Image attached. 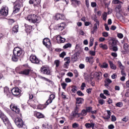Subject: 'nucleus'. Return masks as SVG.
<instances>
[{
	"label": "nucleus",
	"instance_id": "f257e3e1",
	"mask_svg": "<svg viewBox=\"0 0 129 129\" xmlns=\"http://www.w3.org/2000/svg\"><path fill=\"white\" fill-rule=\"evenodd\" d=\"M23 55V50L19 47H15L13 50V55L12 59L14 62H17L19 58H21Z\"/></svg>",
	"mask_w": 129,
	"mask_h": 129
},
{
	"label": "nucleus",
	"instance_id": "f03ea898",
	"mask_svg": "<svg viewBox=\"0 0 129 129\" xmlns=\"http://www.w3.org/2000/svg\"><path fill=\"white\" fill-rule=\"evenodd\" d=\"M27 20L29 21V22H32L34 24H35V23H40L41 21V18L35 14L28 16L27 17Z\"/></svg>",
	"mask_w": 129,
	"mask_h": 129
},
{
	"label": "nucleus",
	"instance_id": "7ed1b4c3",
	"mask_svg": "<svg viewBox=\"0 0 129 129\" xmlns=\"http://www.w3.org/2000/svg\"><path fill=\"white\" fill-rule=\"evenodd\" d=\"M115 12L116 13V16L118 19H123V16L121 15L122 9H121V6H120V5L116 6Z\"/></svg>",
	"mask_w": 129,
	"mask_h": 129
},
{
	"label": "nucleus",
	"instance_id": "20e7f679",
	"mask_svg": "<svg viewBox=\"0 0 129 129\" xmlns=\"http://www.w3.org/2000/svg\"><path fill=\"white\" fill-rule=\"evenodd\" d=\"M14 8L13 14H17L20 12L21 9V1L20 0H17L14 3Z\"/></svg>",
	"mask_w": 129,
	"mask_h": 129
},
{
	"label": "nucleus",
	"instance_id": "39448f33",
	"mask_svg": "<svg viewBox=\"0 0 129 129\" xmlns=\"http://www.w3.org/2000/svg\"><path fill=\"white\" fill-rule=\"evenodd\" d=\"M15 122L18 127L22 128L23 126L24 127H25V126L26 127L24 121H23V120L21 118H16L15 120Z\"/></svg>",
	"mask_w": 129,
	"mask_h": 129
},
{
	"label": "nucleus",
	"instance_id": "423d86ee",
	"mask_svg": "<svg viewBox=\"0 0 129 129\" xmlns=\"http://www.w3.org/2000/svg\"><path fill=\"white\" fill-rule=\"evenodd\" d=\"M40 71L42 73H43V74H45L46 75H50L51 73L49 68L46 67L45 66H43L41 68Z\"/></svg>",
	"mask_w": 129,
	"mask_h": 129
},
{
	"label": "nucleus",
	"instance_id": "0eeeda50",
	"mask_svg": "<svg viewBox=\"0 0 129 129\" xmlns=\"http://www.w3.org/2000/svg\"><path fill=\"white\" fill-rule=\"evenodd\" d=\"M30 61L32 63H33L34 64H39L40 63V60H39V59L37 58V56L35 55L32 54L30 56Z\"/></svg>",
	"mask_w": 129,
	"mask_h": 129
},
{
	"label": "nucleus",
	"instance_id": "6e6552de",
	"mask_svg": "<svg viewBox=\"0 0 129 129\" xmlns=\"http://www.w3.org/2000/svg\"><path fill=\"white\" fill-rule=\"evenodd\" d=\"M124 50L121 51L122 54H128L129 53V43H126L123 44Z\"/></svg>",
	"mask_w": 129,
	"mask_h": 129
},
{
	"label": "nucleus",
	"instance_id": "1a4fd4ad",
	"mask_svg": "<svg viewBox=\"0 0 129 129\" xmlns=\"http://www.w3.org/2000/svg\"><path fill=\"white\" fill-rule=\"evenodd\" d=\"M29 4L30 5L34 4V7L35 8H37L40 6V4H41V0H30Z\"/></svg>",
	"mask_w": 129,
	"mask_h": 129
},
{
	"label": "nucleus",
	"instance_id": "9d476101",
	"mask_svg": "<svg viewBox=\"0 0 129 129\" xmlns=\"http://www.w3.org/2000/svg\"><path fill=\"white\" fill-rule=\"evenodd\" d=\"M0 117L3 120L5 124H7L10 122L9 118L3 113H0Z\"/></svg>",
	"mask_w": 129,
	"mask_h": 129
},
{
	"label": "nucleus",
	"instance_id": "9b49d317",
	"mask_svg": "<svg viewBox=\"0 0 129 129\" xmlns=\"http://www.w3.org/2000/svg\"><path fill=\"white\" fill-rule=\"evenodd\" d=\"M43 45H45L46 48H50L51 46V41L49 38H46L43 39Z\"/></svg>",
	"mask_w": 129,
	"mask_h": 129
},
{
	"label": "nucleus",
	"instance_id": "f8f14e48",
	"mask_svg": "<svg viewBox=\"0 0 129 129\" xmlns=\"http://www.w3.org/2000/svg\"><path fill=\"white\" fill-rule=\"evenodd\" d=\"M1 14L2 16H8V14H9V8L8 7H3L1 10Z\"/></svg>",
	"mask_w": 129,
	"mask_h": 129
},
{
	"label": "nucleus",
	"instance_id": "ddd939ff",
	"mask_svg": "<svg viewBox=\"0 0 129 129\" xmlns=\"http://www.w3.org/2000/svg\"><path fill=\"white\" fill-rule=\"evenodd\" d=\"M54 99H55V95L51 94L49 96V98L48 100L45 103V105H49V104H50V103H52V102L53 101V100Z\"/></svg>",
	"mask_w": 129,
	"mask_h": 129
},
{
	"label": "nucleus",
	"instance_id": "4468645a",
	"mask_svg": "<svg viewBox=\"0 0 129 129\" xmlns=\"http://www.w3.org/2000/svg\"><path fill=\"white\" fill-rule=\"evenodd\" d=\"M11 92L13 95H20V89L18 88H14L12 89Z\"/></svg>",
	"mask_w": 129,
	"mask_h": 129
},
{
	"label": "nucleus",
	"instance_id": "2eb2a0df",
	"mask_svg": "<svg viewBox=\"0 0 129 129\" xmlns=\"http://www.w3.org/2000/svg\"><path fill=\"white\" fill-rule=\"evenodd\" d=\"M10 107L12 110H13V111H14L15 113H17V114H19V113H20V108H18V107L12 105Z\"/></svg>",
	"mask_w": 129,
	"mask_h": 129
},
{
	"label": "nucleus",
	"instance_id": "dca6fc26",
	"mask_svg": "<svg viewBox=\"0 0 129 129\" xmlns=\"http://www.w3.org/2000/svg\"><path fill=\"white\" fill-rule=\"evenodd\" d=\"M86 62H87L92 65L93 64V57L91 56V57H88L87 56L86 57Z\"/></svg>",
	"mask_w": 129,
	"mask_h": 129
},
{
	"label": "nucleus",
	"instance_id": "f3484780",
	"mask_svg": "<svg viewBox=\"0 0 129 129\" xmlns=\"http://www.w3.org/2000/svg\"><path fill=\"white\" fill-rule=\"evenodd\" d=\"M65 28V23H61L57 26V29L59 31H62Z\"/></svg>",
	"mask_w": 129,
	"mask_h": 129
},
{
	"label": "nucleus",
	"instance_id": "a211bd4d",
	"mask_svg": "<svg viewBox=\"0 0 129 129\" xmlns=\"http://www.w3.org/2000/svg\"><path fill=\"white\" fill-rule=\"evenodd\" d=\"M25 27L26 28L25 31L27 34H30L31 33V29H32V26L28 25V24H25Z\"/></svg>",
	"mask_w": 129,
	"mask_h": 129
},
{
	"label": "nucleus",
	"instance_id": "6ab92c4d",
	"mask_svg": "<svg viewBox=\"0 0 129 129\" xmlns=\"http://www.w3.org/2000/svg\"><path fill=\"white\" fill-rule=\"evenodd\" d=\"M95 125V123H87L85 124V126L86 128H90V127H92V128H94V126Z\"/></svg>",
	"mask_w": 129,
	"mask_h": 129
},
{
	"label": "nucleus",
	"instance_id": "aec40b11",
	"mask_svg": "<svg viewBox=\"0 0 129 129\" xmlns=\"http://www.w3.org/2000/svg\"><path fill=\"white\" fill-rule=\"evenodd\" d=\"M95 76L97 78L98 80L101 79V76H102V73L101 72H95Z\"/></svg>",
	"mask_w": 129,
	"mask_h": 129
},
{
	"label": "nucleus",
	"instance_id": "412c9836",
	"mask_svg": "<svg viewBox=\"0 0 129 129\" xmlns=\"http://www.w3.org/2000/svg\"><path fill=\"white\" fill-rule=\"evenodd\" d=\"M55 18L56 19V20H63V19H64V15L57 14L55 15Z\"/></svg>",
	"mask_w": 129,
	"mask_h": 129
},
{
	"label": "nucleus",
	"instance_id": "4be33fe9",
	"mask_svg": "<svg viewBox=\"0 0 129 129\" xmlns=\"http://www.w3.org/2000/svg\"><path fill=\"white\" fill-rule=\"evenodd\" d=\"M35 115L37 118H43L44 117V114L39 112H36Z\"/></svg>",
	"mask_w": 129,
	"mask_h": 129
},
{
	"label": "nucleus",
	"instance_id": "5701e85b",
	"mask_svg": "<svg viewBox=\"0 0 129 129\" xmlns=\"http://www.w3.org/2000/svg\"><path fill=\"white\" fill-rule=\"evenodd\" d=\"M56 40H59L60 43H64V42L66 41V39L65 38H62V37L59 35H57Z\"/></svg>",
	"mask_w": 129,
	"mask_h": 129
},
{
	"label": "nucleus",
	"instance_id": "b1692460",
	"mask_svg": "<svg viewBox=\"0 0 129 129\" xmlns=\"http://www.w3.org/2000/svg\"><path fill=\"white\" fill-rule=\"evenodd\" d=\"M76 101H77V104H81L83 103V102L84 101V99H83V98H77Z\"/></svg>",
	"mask_w": 129,
	"mask_h": 129
},
{
	"label": "nucleus",
	"instance_id": "393cba45",
	"mask_svg": "<svg viewBox=\"0 0 129 129\" xmlns=\"http://www.w3.org/2000/svg\"><path fill=\"white\" fill-rule=\"evenodd\" d=\"M30 73V70H25L20 72V74H23L24 75H29Z\"/></svg>",
	"mask_w": 129,
	"mask_h": 129
},
{
	"label": "nucleus",
	"instance_id": "a878e982",
	"mask_svg": "<svg viewBox=\"0 0 129 129\" xmlns=\"http://www.w3.org/2000/svg\"><path fill=\"white\" fill-rule=\"evenodd\" d=\"M109 64H110V68H111V69H113V70H116V66L115 65H114V64H113V63H112V61L109 60Z\"/></svg>",
	"mask_w": 129,
	"mask_h": 129
},
{
	"label": "nucleus",
	"instance_id": "bb28decb",
	"mask_svg": "<svg viewBox=\"0 0 129 129\" xmlns=\"http://www.w3.org/2000/svg\"><path fill=\"white\" fill-rule=\"evenodd\" d=\"M98 27H99V26L97 25V23H96L93 27V31L92 32V34H94V32H96V31H97Z\"/></svg>",
	"mask_w": 129,
	"mask_h": 129
},
{
	"label": "nucleus",
	"instance_id": "cd10ccee",
	"mask_svg": "<svg viewBox=\"0 0 129 129\" xmlns=\"http://www.w3.org/2000/svg\"><path fill=\"white\" fill-rule=\"evenodd\" d=\"M13 33H18L19 32V26L15 25L12 29Z\"/></svg>",
	"mask_w": 129,
	"mask_h": 129
},
{
	"label": "nucleus",
	"instance_id": "c85d7f7f",
	"mask_svg": "<svg viewBox=\"0 0 129 129\" xmlns=\"http://www.w3.org/2000/svg\"><path fill=\"white\" fill-rule=\"evenodd\" d=\"M100 48H102L103 50H107L108 47L106 44H103L102 43H101L99 44Z\"/></svg>",
	"mask_w": 129,
	"mask_h": 129
},
{
	"label": "nucleus",
	"instance_id": "c756f323",
	"mask_svg": "<svg viewBox=\"0 0 129 129\" xmlns=\"http://www.w3.org/2000/svg\"><path fill=\"white\" fill-rule=\"evenodd\" d=\"M117 63L118 65V67L119 68H120V70H124V66L122 65V63H121V62H120V61H118Z\"/></svg>",
	"mask_w": 129,
	"mask_h": 129
},
{
	"label": "nucleus",
	"instance_id": "7c9ffc66",
	"mask_svg": "<svg viewBox=\"0 0 129 129\" xmlns=\"http://www.w3.org/2000/svg\"><path fill=\"white\" fill-rule=\"evenodd\" d=\"M100 67H101V68H104L106 69V68H108V63L106 62H104L102 64H101Z\"/></svg>",
	"mask_w": 129,
	"mask_h": 129
},
{
	"label": "nucleus",
	"instance_id": "2f4dec72",
	"mask_svg": "<svg viewBox=\"0 0 129 129\" xmlns=\"http://www.w3.org/2000/svg\"><path fill=\"white\" fill-rule=\"evenodd\" d=\"M116 44V41H115V40L113 39H110L109 40V44L113 47Z\"/></svg>",
	"mask_w": 129,
	"mask_h": 129
},
{
	"label": "nucleus",
	"instance_id": "473e14b6",
	"mask_svg": "<svg viewBox=\"0 0 129 129\" xmlns=\"http://www.w3.org/2000/svg\"><path fill=\"white\" fill-rule=\"evenodd\" d=\"M4 92L7 94V95H9L10 93V89L8 87H6L4 88Z\"/></svg>",
	"mask_w": 129,
	"mask_h": 129
},
{
	"label": "nucleus",
	"instance_id": "72a5a7b5",
	"mask_svg": "<svg viewBox=\"0 0 129 129\" xmlns=\"http://www.w3.org/2000/svg\"><path fill=\"white\" fill-rule=\"evenodd\" d=\"M72 46V44L69 43H67L66 44H65L63 46V49H67L68 48H71Z\"/></svg>",
	"mask_w": 129,
	"mask_h": 129
},
{
	"label": "nucleus",
	"instance_id": "f704fd0d",
	"mask_svg": "<svg viewBox=\"0 0 129 129\" xmlns=\"http://www.w3.org/2000/svg\"><path fill=\"white\" fill-rule=\"evenodd\" d=\"M112 4H113V5H120V4H122V3L119 0H113Z\"/></svg>",
	"mask_w": 129,
	"mask_h": 129
},
{
	"label": "nucleus",
	"instance_id": "c9c22d12",
	"mask_svg": "<svg viewBox=\"0 0 129 129\" xmlns=\"http://www.w3.org/2000/svg\"><path fill=\"white\" fill-rule=\"evenodd\" d=\"M107 18V13L104 12L102 14V19L103 21H106V18Z\"/></svg>",
	"mask_w": 129,
	"mask_h": 129
},
{
	"label": "nucleus",
	"instance_id": "e433bc0d",
	"mask_svg": "<svg viewBox=\"0 0 129 129\" xmlns=\"http://www.w3.org/2000/svg\"><path fill=\"white\" fill-rule=\"evenodd\" d=\"M86 114H87V111L85 110H82L80 115H82L83 116H85Z\"/></svg>",
	"mask_w": 129,
	"mask_h": 129
},
{
	"label": "nucleus",
	"instance_id": "4c0bfd02",
	"mask_svg": "<svg viewBox=\"0 0 129 129\" xmlns=\"http://www.w3.org/2000/svg\"><path fill=\"white\" fill-rule=\"evenodd\" d=\"M54 64L56 65V67L60 66V60L56 59L54 61Z\"/></svg>",
	"mask_w": 129,
	"mask_h": 129
},
{
	"label": "nucleus",
	"instance_id": "58836bf2",
	"mask_svg": "<svg viewBox=\"0 0 129 129\" xmlns=\"http://www.w3.org/2000/svg\"><path fill=\"white\" fill-rule=\"evenodd\" d=\"M64 61H66V63H67L68 64H69L71 62L70 58L69 57H66L64 59Z\"/></svg>",
	"mask_w": 129,
	"mask_h": 129
},
{
	"label": "nucleus",
	"instance_id": "ea45409f",
	"mask_svg": "<svg viewBox=\"0 0 129 129\" xmlns=\"http://www.w3.org/2000/svg\"><path fill=\"white\" fill-rule=\"evenodd\" d=\"M89 54L91 55V56H95V51H92V50H90L89 51Z\"/></svg>",
	"mask_w": 129,
	"mask_h": 129
},
{
	"label": "nucleus",
	"instance_id": "a19ab883",
	"mask_svg": "<svg viewBox=\"0 0 129 129\" xmlns=\"http://www.w3.org/2000/svg\"><path fill=\"white\" fill-rule=\"evenodd\" d=\"M103 93H104V94H105L107 96L110 95V94L109 93V92L107 90H103Z\"/></svg>",
	"mask_w": 129,
	"mask_h": 129
},
{
	"label": "nucleus",
	"instance_id": "79ce46f5",
	"mask_svg": "<svg viewBox=\"0 0 129 129\" xmlns=\"http://www.w3.org/2000/svg\"><path fill=\"white\" fill-rule=\"evenodd\" d=\"M123 105V104L121 102H118L116 104V106H117V107H121V106H122Z\"/></svg>",
	"mask_w": 129,
	"mask_h": 129
},
{
	"label": "nucleus",
	"instance_id": "37998d69",
	"mask_svg": "<svg viewBox=\"0 0 129 129\" xmlns=\"http://www.w3.org/2000/svg\"><path fill=\"white\" fill-rule=\"evenodd\" d=\"M72 91L74 93H75L77 91V87L76 86H74L72 87Z\"/></svg>",
	"mask_w": 129,
	"mask_h": 129
},
{
	"label": "nucleus",
	"instance_id": "c03bdc74",
	"mask_svg": "<svg viewBox=\"0 0 129 129\" xmlns=\"http://www.w3.org/2000/svg\"><path fill=\"white\" fill-rule=\"evenodd\" d=\"M62 88L63 89H66V86H67V84L66 83H62L61 84Z\"/></svg>",
	"mask_w": 129,
	"mask_h": 129
},
{
	"label": "nucleus",
	"instance_id": "a18cd8bd",
	"mask_svg": "<svg viewBox=\"0 0 129 129\" xmlns=\"http://www.w3.org/2000/svg\"><path fill=\"white\" fill-rule=\"evenodd\" d=\"M98 102L100 104L102 105L104 103H105V102L104 101L103 99H101L98 100Z\"/></svg>",
	"mask_w": 129,
	"mask_h": 129
},
{
	"label": "nucleus",
	"instance_id": "49530a36",
	"mask_svg": "<svg viewBox=\"0 0 129 129\" xmlns=\"http://www.w3.org/2000/svg\"><path fill=\"white\" fill-rule=\"evenodd\" d=\"M117 36L119 39H122L123 38V34L122 33H118Z\"/></svg>",
	"mask_w": 129,
	"mask_h": 129
},
{
	"label": "nucleus",
	"instance_id": "de8ad7c7",
	"mask_svg": "<svg viewBox=\"0 0 129 129\" xmlns=\"http://www.w3.org/2000/svg\"><path fill=\"white\" fill-rule=\"evenodd\" d=\"M41 79H42L43 80H45V81H47V82H51V81L49 80V79H47L46 78L43 77H40Z\"/></svg>",
	"mask_w": 129,
	"mask_h": 129
},
{
	"label": "nucleus",
	"instance_id": "09e8293b",
	"mask_svg": "<svg viewBox=\"0 0 129 129\" xmlns=\"http://www.w3.org/2000/svg\"><path fill=\"white\" fill-rule=\"evenodd\" d=\"M86 87V84L85 83H82V85L81 86V90H84V87Z\"/></svg>",
	"mask_w": 129,
	"mask_h": 129
},
{
	"label": "nucleus",
	"instance_id": "8fccbe9b",
	"mask_svg": "<svg viewBox=\"0 0 129 129\" xmlns=\"http://www.w3.org/2000/svg\"><path fill=\"white\" fill-rule=\"evenodd\" d=\"M78 126H79V124L77 123H74L73 124V128H77V127H78Z\"/></svg>",
	"mask_w": 129,
	"mask_h": 129
},
{
	"label": "nucleus",
	"instance_id": "3c124183",
	"mask_svg": "<svg viewBox=\"0 0 129 129\" xmlns=\"http://www.w3.org/2000/svg\"><path fill=\"white\" fill-rule=\"evenodd\" d=\"M77 94L78 95H79V96H83L84 95V94L82 93L81 91H78L77 92Z\"/></svg>",
	"mask_w": 129,
	"mask_h": 129
},
{
	"label": "nucleus",
	"instance_id": "603ef678",
	"mask_svg": "<svg viewBox=\"0 0 129 129\" xmlns=\"http://www.w3.org/2000/svg\"><path fill=\"white\" fill-rule=\"evenodd\" d=\"M100 97L103 99H106V96H105L103 93H101L100 94Z\"/></svg>",
	"mask_w": 129,
	"mask_h": 129
},
{
	"label": "nucleus",
	"instance_id": "864d4df0",
	"mask_svg": "<svg viewBox=\"0 0 129 129\" xmlns=\"http://www.w3.org/2000/svg\"><path fill=\"white\" fill-rule=\"evenodd\" d=\"M65 81L67 83H70L72 80L70 78H67L65 79Z\"/></svg>",
	"mask_w": 129,
	"mask_h": 129
},
{
	"label": "nucleus",
	"instance_id": "5fc2aeb1",
	"mask_svg": "<svg viewBox=\"0 0 129 129\" xmlns=\"http://www.w3.org/2000/svg\"><path fill=\"white\" fill-rule=\"evenodd\" d=\"M66 55V52H62L61 53L59 54V57L61 58H64V56Z\"/></svg>",
	"mask_w": 129,
	"mask_h": 129
},
{
	"label": "nucleus",
	"instance_id": "6e6d98bb",
	"mask_svg": "<svg viewBox=\"0 0 129 129\" xmlns=\"http://www.w3.org/2000/svg\"><path fill=\"white\" fill-rule=\"evenodd\" d=\"M112 51H114V52H116V51H117V50H118V48H117V46H112Z\"/></svg>",
	"mask_w": 129,
	"mask_h": 129
},
{
	"label": "nucleus",
	"instance_id": "4d7b16f0",
	"mask_svg": "<svg viewBox=\"0 0 129 129\" xmlns=\"http://www.w3.org/2000/svg\"><path fill=\"white\" fill-rule=\"evenodd\" d=\"M74 74H75V77H78V76H79V74H78V72L77 71V70H75L74 71Z\"/></svg>",
	"mask_w": 129,
	"mask_h": 129
},
{
	"label": "nucleus",
	"instance_id": "13d9d810",
	"mask_svg": "<svg viewBox=\"0 0 129 129\" xmlns=\"http://www.w3.org/2000/svg\"><path fill=\"white\" fill-rule=\"evenodd\" d=\"M80 69H84V68H85V65H84V64L83 63H81L79 66Z\"/></svg>",
	"mask_w": 129,
	"mask_h": 129
},
{
	"label": "nucleus",
	"instance_id": "bf43d9fd",
	"mask_svg": "<svg viewBox=\"0 0 129 129\" xmlns=\"http://www.w3.org/2000/svg\"><path fill=\"white\" fill-rule=\"evenodd\" d=\"M121 74L123 77H125V76H126V74H125V72H124V71H123V70H121Z\"/></svg>",
	"mask_w": 129,
	"mask_h": 129
},
{
	"label": "nucleus",
	"instance_id": "052dcab7",
	"mask_svg": "<svg viewBox=\"0 0 129 129\" xmlns=\"http://www.w3.org/2000/svg\"><path fill=\"white\" fill-rule=\"evenodd\" d=\"M86 110L87 112H90V111H91V110H92V108H91L90 107H87V108H86Z\"/></svg>",
	"mask_w": 129,
	"mask_h": 129
},
{
	"label": "nucleus",
	"instance_id": "680f3d73",
	"mask_svg": "<svg viewBox=\"0 0 129 129\" xmlns=\"http://www.w3.org/2000/svg\"><path fill=\"white\" fill-rule=\"evenodd\" d=\"M102 35L103 37H105L106 38V37H108V33L106 32H104L102 33Z\"/></svg>",
	"mask_w": 129,
	"mask_h": 129
},
{
	"label": "nucleus",
	"instance_id": "e2e57ef3",
	"mask_svg": "<svg viewBox=\"0 0 129 129\" xmlns=\"http://www.w3.org/2000/svg\"><path fill=\"white\" fill-rule=\"evenodd\" d=\"M116 120V117H115V116L112 115L111 116V121H115Z\"/></svg>",
	"mask_w": 129,
	"mask_h": 129
},
{
	"label": "nucleus",
	"instance_id": "0e129e2a",
	"mask_svg": "<svg viewBox=\"0 0 129 129\" xmlns=\"http://www.w3.org/2000/svg\"><path fill=\"white\" fill-rule=\"evenodd\" d=\"M72 2H74V3H76L78 6L80 5V1H78L77 0H72Z\"/></svg>",
	"mask_w": 129,
	"mask_h": 129
},
{
	"label": "nucleus",
	"instance_id": "69168bd1",
	"mask_svg": "<svg viewBox=\"0 0 129 129\" xmlns=\"http://www.w3.org/2000/svg\"><path fill=\"white\" fill-rule=\"evenodd\" d=\"M68 66H69V63H67V62H65L63 64V67L66 68V69H68Z\"/></svg>",
	"mask_w": 129,
	"mask_h": 129
},
{
	"label": "nucleus",
	"instance_id": "338daca9",
	"mask_svg": "<svg viewBox=\"0 0 129 129\" xmlns=\"http://www.w3.org/2000/svg\"><path fill=\"white\" fill-rule=\"evenodd\" d=\"M67 75L69 77H73V73H72V72L68 73Z\"/></svg>",
	"mask_w": 129,
	"mask_h": 129
},
{
	"label": "nucleus",
	"instance_id": "774afa93",
	"mask_svg": "<svg viewBox=\"0 0 129 129\" xmlns=\"http://www.w3.org/2000/svg\"><path fill=\"white\" fill-rule=\"evenodd\" d=\"M108 127L109 129H113L114 127V125H113V124H110Z\"/></svg>",
	"mask_w": 129,
	"mask_h": 129
}]
</instances>
